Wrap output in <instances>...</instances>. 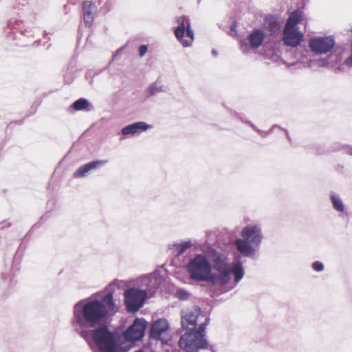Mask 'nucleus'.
Returning <instances> with one entry per match:
<instances>
[{
    "instance_id": "1",
    "label": "nucleus",
    "mask_w": 352,
    "mask_h": 352,
    "mask_svg": "<svg viewBox=\"0 0 352 352\" xmlns=\"http://www.w3.org/2000/svg\"><path fill=\"white\" fill-rule=\"evenodd\" d=\"M212 263L202 254H197L189 259L186 270L189 278L197 282H208L218 287L222 293L234 289L244 276L242 263L232 264L226 255L212 250Z\"/></svg>"
},
{
    "instance_id": "2",
    "label": "nucleus",
    "mask_w": 352,
    "mask_h": 352,
    "mask_svg": "<svg viewBox=\"0 0 352 352\" xmlns=\"http://www.w3.org/2000/svg\"><path fill=\"white\" fill-rule=\"evenodd\" d=\"M119 283L117 280L111 283L107 287L109 292L101 300L83 299L74 305L71 325L76 333L79 334L102 325L109 314L117 311L112 292L115 287L120 286Z\"/></svg>"
},
{
    "instance_id": "3",
    "label": "nucleus",
    "mask_w": 352,
    "mask_h": 352,
    "mask_svg": "<svg viewBox=\"0 0 352 352\" xmlns=\"http://www.w3.org/2000/svg\"><path fill=\"white\" fill-rule=\"evenodd\" d=\"M79 335L95 352H118L119 344L116 336L106 324L88 331H82Z\"/></svg>"
},
{
    "instance_id": "4",
    "label": "nucleus",
    "mask_w": 352,
    "mask_h": 352,
    "mask_svg": "<svg viewBox=\"0 0 352 352\" xmlns=\"http://www.w3.org/2000/svg\"><path fill=\"white\" fill-rule=\"evenodd\" d=\"M241 238L234 241L236 250L242 256L255 259L263 238L261 226L258 224H250L243 228Z\"/></svg>"
},
{
    "instance_id": "5",
    "label": "nucleus",
    "mask_w": 352,
    "mask_h": 352,
    "mask_svg": "<svg viewBox=\"0 0 352 352\" xmlns=\"http://www.w3.org/2000/svg\"><path fill=\"white\" fill-rule=\"evenodd\" d=\"M209 321L210 318H206L197 331H188L182 335L179 341V347L186 352H197L199 349L206 348L208 343L205 338V330Z\"/></svg>"
},
{
    "instance_id": "6",
    "label": "nucleus",
    "mask_w": 352,
    "mask_h": 352,
    "mask_svg": "<svg viewBox=\"0 0 352 352\" xmlns=\"http://www.w3.org/2000/svg\"><path fill=\"white\" fill-rule=\"evenodd\" d=\"M124 304L129 312L135 313L144 305L146 293L142 289L130 288L124 291Z\"/></svg>"
},
{
    "instance_id": "7",
    "label": "nucleus",
    "mask_w": 352,
    "mask_h": 352,
    "mask_svg": "<svg viewBox=\"0 0 352 352\" xmlns=\"http://www.w3.org/2000/svg\"><path fill=\"white\" fill-rule=\"evenodd\" d=\"M208 318L201 314V309L197 307H192L182 311L181 324L182 327L187 331L195 329L197 322L201 319Z\"/></svg>"
},
{
    "instance_id": "8",
    "label": "nucleus",
    "mask_w": 352,
    "mask_h": 352,
    "mask_svg": "<svg viewBox=\"0 0 352 352\" xmlns=\"http://www.w3.org/2000/svg\"><path fill=\"white\" fill-rule=\"evenodd\" d=\"M335 44V39L331 36L314 37L309 41V47L311 52L316 54H327L331 52Z\"/></svg>"
},
{
    "instance_id": "9",
    "label": "nucleus",
    "mask_w": 352,
    "mask_h": 352,
    "mask_svg": "<svg viewBox=\"0 0 352 352\" xmlns=\"http://www.w3.org/2000/svg\"><path fill=\"white\" fill-rule=\"evenodd\" d=\"M147 322L143 318H136L133 324L124 331V337L130 342L139 341L144 336Z\"/></svg>"
},
{
    "instance_id": "10",
    "label": "nucleus",
    "mask_w": 352,
    "mask_h": 352,
    "mask_svg": "<svg viewBox=\"0 0 352 352\" xmlns=\"http://www.w3.org/2000/svg\"><path fill=\"white\" fill-rule=\"evenodd\" d=\"M283 43L284 45L296 47L304 41V34L299 28L285 25L283 31Z\"/></svg>"
},
{
    "instance_id": "11",
    "label": "nucleus",
    "mask_w": 352,
    "mask_h": 352,
    "mask_svg": "<svg viewBox=\"0 0 352 352\" xmlns=\"http://www.w3.org/2000/svg\"><path fill=\"white\" fill-rule=\"evenodd\" d=\"M138 281L140 285L144 287L142 289L146 293V296L151 297L159 289L162 278L157 274H150L140 277Z\"/></svg>"
},
{
    "instance_id": "12",
    "label": "nucleus",
    "mask_w": 352,
    "mask_h": 352,
    "mask_svg": "<svg viewBox=\"0 0 352 352\" xmlns=\"http://www.w3.org/2000/svg\"><path fill=\"white\" fill-rule=\"evenodd\" d=\"M265 38L264 32L258 29L254 30L248 36L247 41L241 42V48L243 52H248L249 47L257 49L262 45Z\"/></svg>"
},
{
    "instance_id": "13",
    "label": "nucleus",
    "mask_w": 352,
    "mask_h": 352,
    "mask_svg": "<svg viewBox=\"0 0 352 352\" xmlns=\"http://www.w3.org/2000/svg\"><path fill=\"white\" fill-rule=\"evenodd\" d=\"M107 161L106 160H96L92 161L89 163L84 164L80 166L74 173V177L80 178L85 177L87 176V175L92 170H96L104 164H106Z\"/></svg>"
},
{
    "instance_id": "14",
    "label": "nucleus",
    "mask_w": 352,
    "mask_h": 352,
    "mask_svg": "<svg viewBox=\"0 0 352 352\" xmlns=\"http://www.w3.org/2000/svg\"><path fill=\"white\" fill-rule=\"evenodd\" d=\"M168 329V321L160 318L153 322L150 329V337L155 340H160L162 335Z\"/></svg>"
},
{
    "instance_id": "15",
    "label": "nucleus",
    "mask_w": 352,
    "mask_h": 352,
    "mask_svg": "<svg viewBox=\"0 0 352 352\" xmlns=\"http://www.w3.org/2000/svg\"><path fill=\"white\" fill-rule=\"evenodd\" d=\"M151 128V126L144 122H137L123 127L121 132L124 135H137Z\"/></svg>"
},
{
    "instance_id": "16",
    "label": "nucleus",
    "mask_w": 352,
    "mask_h": 352,
    "mask_svg": "<svg viewBox=\"0 0 352 352\" xmlns=\"http://www.w3.org/2000/svg\"><path fill=\"white\" fill-rule=\"evenodd\" d=\"M83 19L87 26H91L94 20L95 13L96 12V6L89 1H85L82 5Z\"/></svg>"
},
{
    "instance_id": "17",
    "label": "nucleus",
    "mask_w": 352,
    "mask_h": 352,
    "mask_svg": "<svg viewBox=\"0 0 352 352\" xmlns=\"http://www.w3.org/2000/svg\"><path fill=\"white\" fill-rule=\"evenodd\" d=\"M280 22L278 19L273 15L266 16L263 23V28L271 34H276L280 31Z\"/></svg>"
},
{
    "instance_id": "18",
    "label": "nucleus",
    "mask_w": 352,
    "mask_h": 352,
    "mask_svg": "<svg viewBox=\"0 0 352 352\" xmlns=\"http://www.w3.org/2000/svg\"><path fill=\"white\" fill-rule=\"evenodd\" d=\"M302 18V12L298 10L292 12L287 19L285 25L289 27L298 28V23H300Z\"/></svg>"
},
{
    "instance_id": "19",
    "label": "nucleus",
    "mask_w": 352,
    "mask_h": 352,
    "mask_svg": "<svg viewBox=\"0 0 352 352\" xmlns=\"http://www.w3.org/2000/svg\"><path fill=\"white\" fill-rule=\"evenodd\" d=\"M164 91L163 85L160 82L157 80L156 82L150 85L146 90V95L148 97L153 96L159 93Z\"/></svg>"
},
{
    "instance_id": "20",
    "label": "nucleus",
    "mask_w": 352,
    "mask_h": 352,
    "mask_svg": "<svg viewBox=\"0 0 352 352\" xmlns=\"http://www.w3.org/2000/svg\"><path fill=\"white\" fill-rule=\"evenodd\" d=\"M332 206L333 208L338 212H343L345 207L341 198L334 193L330 195Z\"/></svg>"
},
{
    "instance_id": "21",
    "label": "nucleus",
    "mask_w": 352,
    "mask_h": 352,
    "mask_svg": "<svg viewBox=\"0 0 352 352\" xmlns=\"http://www.w3.org/2000/svg\"><path fill=\"white\" fill-rule=\"evenodd\" d=\"M186 34L188 39H186L185 41L183 42V46L184 47H188L192 45L193 40L195 38L194 31L191 28L190 21H187L186 23Z\"/></svg>"
},
{
    "instance_id": "22",
    "label": "nucleus",
    "mask_w": 352,
    "mask_h": 352,
    "mask_svg": "<svg viewBox=\"0 0 352 352\" xmlns=\"http://www.w3.org/2000/svg\"><path fill=\"white\" fill-rule=\"evenodd\" d=\"M89 104V101L87 99L80 98L72 104V107L75 111H82L86 109Z\"/></svg>"
},
{
    "instance_id": "23",
    "label": "nucleus",
    "mask_w": 352,
    "mask_h": 352,
    "mask_svg": "<svg viewBox=\"0 0 352 352\" xmlns=\"http://www.w3.org/2000/svg\"><path fill=\"white\" fill-rule=\"evenodd\" d=\"M192 245V244L190 241H186L180 243L174 244L173 246L175 247V250L177 251V254L181 255L184 252H186L187 249L190 248Z\"/></svg>"
},
{
    "instance_id": "24",
    "label": "nucleus",
    "mask_w": 352,
    "mask_h": 352,
    "mask_svg": "<svg viewBox=\"0 0 352 352\" xmlns=\"http://www.w3.org/2000/svg\"><path fill=\"white\" fill-rule=\"evenodd\" d=\"M186 33L185 29H182L179 28H175L174 30V34L177 39L182 43L183 45V42L185 41L184 34Z\"/></svg>"
},
{
    "instance_id": "25",
    "label": "nucleus",
    "mask_w": 352,
    "mask_h": 352,
    "mask_svg": "<svg viewBox=\"0 0 352 352\" xmlns=\"http://www.w3.org/2000/svg\"><path fill=\"white\" fill-rule=\"evenodd\" d=\"M175 296L182 300H187L189 297V293L184 289H177L175 292Z\"/></svg>"
},
{
    "instance_id": "26",
    "label": "nucleus",
    "mask_w": 352,
    "mask_h": 352,
    "mask_svg": "<svg viewBox=\"0 0 352 352\" xmlns=\"http://www.w3.org/2000/svg\"><path fill=\"white\" fill-rule=\"evenodd\" d=\"M312 269L318 272H322L324 270V265L320 261H314L311 265Z\"/></svg>"
},
{
    "instance_id": "27",
    "label": "nucleus",
    "mask_w": 352,
    "mask_h": 352,
    "mask_svg": "<svg viewBox=\"0 0 352 352\" xmlns=\"http://www.w3.org/2000/svg\"><path fill=\"white\" fill-rule=\"evenodd\" d=\"M148 47L146 45H142L139 47V55L140 56H144L147 52Z\"/></svg>"
},
{
    "instance_id": "28",
    "label": "nucleus",
    "mask_w": 352,
    "mask_h": 352,
    "mask_svg": "<svg viewBox=\"0 0 352 352\" xmlns=\"http://www.w3.org/2000/svg\"><path fill=\"white\" fill-rule=\"evenodd\" d=\"M342 149H343L346 153L352 156V146L349 145H342Z\"/></svg>"
},
{
    "instance_id": "29",
    "label": "nucleus",
    "mask_w": 352,
    "mask_h": 352,
    "mask_svg": "<svg viewBox=\"0 0 352 352\" xmlns=\"http://www.w3.org/2000/svg\"><path fill=\"white\" fill-rule=\"evenodd\" d=\"M176 21L177 23H186L187 21H189V20L184 16L177 17Z\"/></svg>"
},
{
    "instance_id": "30",
    "label": "nucleus",
    "mask_w": 352,
    "mask_h": 352,
    "mask_svg": "<svg viewBox=\"0 0 352 352\" xmlns=\"http://www.w3.org/2000/svg\"><path fill=\"white\" fill-rule=\"evenodd\" d=\"M344 64L348 67H352V54L345 60Z\"/></svg>"
},
{
    "instance_id": "31",
    "label": "nucleus",
    "mask_w": 352,
    "mask_h": 352,
    "mask_svg": "<svg viewBox=\"0 0 352 352\" xmlns=\"http://www.w3.org/2000/svg\"><path fill=\"white\" fill-rule=\"evenodd\" d=\"M258 133L260 134L261 136L262 137H266L269 133L270 132H267V131H261V130H258Z\"/></svg>"
},
{
    "instance_id": "32",
    "label": "nucleus",
    "mask_w": 352,
    "mask_h": 352,
    "mask_svg": "<svg viewBox=\"0 0 352 352\" xmlns=\"http://www.w3.org/2000/svg\"><path fill=\"white\" fill-rule=\"evenodd\" d=\"M177 28H182V29H185L186 28V23H178V25Z\"/></svg>"
},
{
    "instance_id": "33",
    "label": "nucleus",
    "mask_w": 352,
    "mask_h": 352,
    "mask_svg": "<svg viewBox=\"0 0 352 352\" xmlns=\"http://www.w3.org/2000/svg\"><path fill=\"white\" fill-rule=\"evenodd\" d=\"M250 124V125L251 126V127L255 130L256 131L258 132V131L259 130L254 124H253L252 123H250V122H248Z\"/></svg>"
},
{
    "instance_id": "34",
    "label": "nucleus",
    "mask_w": 352,
    "mask_h": 352,
    "mask_svg": "<svg viewBox=\"0 0 352 352\" xmlns=\"http://www.w3.org/2000/svg\"><path fill=\"white\" fill-rule=\"evenodd\" d=\"M307 63L309 67H312V60H311L307 59Z\"/></svg>"
},
{
    "instance_id": "35",
    "label": "nucleus",
    "mask_w": 352,
    "mask_h": 352,
    "mask_svg": "<svg viewBox=\"0 0 352 352\" xmlns=\"http://www.w3.org/2000/svg\"><path fill=\"white\" fill-rule=\"evenodd\" d=\"M212 54H213L214 56H217V52L215 50H212Z\"/></svg>"
},
{
    "instance_id": "36",
    "label": "nucleus",
    "mask_w": 352,
    "mask_h": 352,
    "mask_svg": "<svg viewBox=\"0 0 352 352\" xmlns=\"http://www.w3.org/2000/svg\"><path fill=\"white\" fill-rule=\"evenodd\" d=\"M89 76H91V72H88L87 73L86 78H87Z\"/></svg>"
},
{
    "instance_id": "37",
    "label": "nucleus",
    "mask_w": 352,
    "mask_h": 352,
    "mask_svg": "<svg viewBox=\"0 0 352 352\" xmlns=\"http://www.w3.org/2000/svg\"><path fill=\"white\" fill-rule=\"evenodd\" d=\"M122 51V49H119L116 51V55L120 54V52Z\"/></svg>"
},
{
    "instance_id": "38",
    "label": "nucleus",
    "mask_w": 352,
    "mask_h": 352,
    "mask_svg": "<svg viewBox=\"0 0 352 352\" xmlns=\"http://www.w3.org/2000/svg\"><path fill=\"white\" fill-rule=\"evenodd\" d=\"M286 135H287V138L288 139H289V134H288V132H287V131H286Z\"/></svg>"
},
{
    "instance_id": "39",
    "label": "nucleus",
    "mask_w": 352,
    "mask_h": 352,
    "mask_svg": "<svg viewBox=\"0 0 352 352\" xmlns=\"http://www.w3.org/2000/svg\"><path fill=\"white\" fill-rule=\"evenodd\" d=\"M92 82H93V79L91 78V80H90V82H89V83H90V84H92Z\"/></svg>"
},
{
    "instance_id": "40",
    "label": "nucleus",
    "mask_w": 352,
    "mask_h": 352,
    "mask_svg": "<svg viewBox=\"0 0 352 352\" xmlns=\"http://www.w3.org/2000/svg\"><path fill=\"white\" fill-rule=\"evenodd\" d=\"M305 53H306V54H309V51H307V50H305Z\"/></svg>"
}]
</instances>
